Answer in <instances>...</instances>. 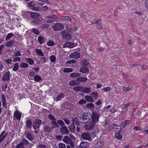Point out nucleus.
<instances>
[{
    "label": "nucleus",
    "instance_id": "obj_39",
    "mask_svg": "<svg viewBox=\"0 0 148 148\" xmlns=\"http://www.w3.org/2000/svg\"><path fill=\"white\" fill-rule=\"evenodd\" d=\"M81 62L84 67L87 66L89 64L88 61L86 60H82Z\"/></svg>",
    "mask_w": 148,
    "mask_h": 148
},
{
    "label": "nucleus",
    "instance_id": "obj_29",
    "mask_svg": "<svg viewBox=\"0 0 148 148\" xmlns=\"http://www.w3.org/2000/svg\"><path fill=\"white\" fill-rule=\"evenodd\" d=\"M14 41L13 40H11L9 42H7L5 44V45L7 47H11L14 44Z\"/></svg>",
    "mask_w": 148,
    "mask_h": 148
},
{
    "label": "nucleus",
    "instance_id": "obj_28",
    "mask_svg": "<svg viewBox=\"0 0 148 148\" xmlns=\"http://www.w3.org/2000/svg\"><path fill=\"white\" fill-rule=\"evenodd\" d=\"M69 129L71 132H74L75 129V126L73 124H72L70 126H68Z\"/></svg>",
    "mask_w": 148,
    "mask_h": 148
},
{
    "label": "nucleus",
    "instance_id": "obj_10",
    "mask_svg": "<svg viewBox=\"0 0 148 148\" xmlns=\"http://www.w3.org/2000/svg\"><path fill=\"white\" fill-rule=\"evenodd\" d=\"M81 137L82 138L85 140H89L91 139L90 136L88 133H84L82 134Z\"/></svg>",
    "mask_w": 148,
    "mask_h": 148
},
{
    "label": "nucleus",
    "instance_id": "obj_56",
    "mask_svg": "<svg viewBox=\"0 0 148 148\" xmlns=\"http://www.w3.org/2000/svg\"><path fill=\"white\" fill-rule=\"evenodd\" d=\"M50 60L51 62H54L56 60V58L54 55H52L50 57Z\"/></svg>",
    "mask_w": 148,
    "mask_h": 148
},
{
    "label": "nucleus",
    "instance_id": "obj_32",
    "mask_svg": "<svg viewBox=\"0 0 148 148\" xmlns=\"http://www.w3.org/2000/svg\"><path fill=\"white\" fill-rule=\"evenodd\" d=\"M40 22V20L39 19L34 20L32 21V24L33 25H37L39 24Z\"/></svg>",
    "mask_w": 148,
    "mask_h": 148
},
{
    "label": "nucleus",
    "instance_id": "obj_37",
    "mask_svg": "<svg viewBox=\"0 0 148 148\" xmlns=\"http://www.w3.org/2000/svg\"><path fill=\"white\" fill-rule=\"evenodd\" d=\"M19 65L20 67L23 68H27L29 66V65L28 64L24 62L21 63Z\"/></svg>",
    "mask_w": 148,
    "mask_h": 148
},
{
    "label": "nucleus",
    "instance_id": "obj_54",
    "mask_svg": "<svg viewBox=\"0 0 148 148\" xmlns=\"http://www.w3.org/2000/svg\"><path fill=\"white\" fill-rule=\"evenodd\" d=\"M76 62V61L75 60H68L66 62V64H74Z\"/></svg>",
    "mask_w": 148,
    "mask_h": 148
},
{
    "label": "nucleus",
    "instance_id": "obj_61",
    "mask_svg": "<svg viewBox=\"0 0 148 148\" xmlns=\"http://www.w3.org/2000/svg\"><path fill=\"white\" fill-rule=\"evenodd\" d=\"M47 45L50 46H52L54 45V42L51 40H49L48 41L47 43Z\"/></svg>",
    "mask_w": 148,
    "mask_h": 148
},
{
    "label": "nucleus",
    "instance_id": "obj_46",
    "mask_svg": "<svg viewBox=\"0 0 148 148\" xmlns=\"http://www.w3.org/2000/svg\"><path fill=\"white\" fill-rule=\"evenodd\" d=\"M67 29L70 32L72 31H74L77 29V28L75 27H71L70 26L68 25V26H67Z\"/></svg>",
    "mask_w": 148,
    "mask_h": 148
},
{
    "label": "nucleus",
    "instance_id": "obj_62",
    "mask_svg": "<svg viewBox=\"0 0 148 148\" xmlns=\"http://www.w3.org/2000/svg\"><path fill=\"white\" fill-rule=\"evenodd\" d=\"M86 103V101L84 99H81L78 102V103L81 105L84 104Z\"/></svg>",
    "mask_w": 148,
    "mask_h": 148
},
{
    "label": "nucleus",
    "instance_id": "obj_19",
    "mask_svg": "<svg viewBox=\"0 0 148 148\" xmlns=\"http://www.w3.org/2000/svg\"><path fill=\"white\" fill-rule=\"evenodd\" d=\"M21 142L23 143V145L24 146L26 147V148L29 146V143L26 139L25 138L22 139Z\"/></svg>",
    "mask_w": 148,
    "mask_h": 148
},
{
    "label": "nucleus",
    "instance_id": "obj_11",
    "mask_svg": "<svg viewBox=\"0 0 148 148\" xmlns=\"http://www.w3.org/2000/svg\"><path fill=\"white\" fill-rule=\"evenodd\" d=\"M2 98V106L4 108H7V102L6 99V98L4 94H2L1 95Z\"/></svg>",
    "mask_w": 148,
    "mask_h": 148
},
{
    "label": "nucleus",
    "instance_id": "obj_30",
    "mask_svg": "<svg viewBox=\"0 0 148 148\" xmlns=\"http://www.w3.org/2000/svg\"><path fill=\"white\" fill-rule=\"evenodd\" d=\"M38 41L40 44H43L45 42V40L43 37L40 36L38 37Z\"/></svg>",
    "mask_w": 148,
    "mask_h": 148
},
{
    "label": "nucleus",
    "instance_id": "obj_23",
    "mask_svg": "<svg viewBox=\"0 0 148 148\" xmlns=\"http://www.w3.org/2000/svg\"><path fill=\"white\" fill-rule=\"evenodd\" d=\"M72 121L73 124H75L76 125H78L79 124V122L77 117H75L72 119Z\"/></svg>",
    "mask_w": 148,
    "mask_h": 148
},
{
    "label": "nucleus",
    "instance_id": "obj_59",
    "mask_svg": "<svg viewBox=\"0 0 148 148\" xmlns=\"http://www.w3.org/2000/svg\"><path fill=\"white\" fill-rule=\"evenodd\" d=\"M62 19L63 20H67L70 21H71V17L68 16H65L63 17Z\"/></svg>",
    "mask_w": 148,
    "mask_h": 148
},
{
    "label": "nucleus",
    "instance_id": "obj_45",
    "mask_svg": "<svg viewBox=\"0 0 148 148\" xmlns=\"http://www.w3.org/2000/svg\"><path fill=\"white\" fill-rule=\"evenodd\" d=\"M32 31L33 33L37 35L40 33L39 31L36 29L33 28L32 29Z\"/></svg>",
    "mask_w": 148,
    "mask_h": 148
},
{
    "label": "nucleus",
    "instance_id": "obj_52",
    "mask_svg": "<svg viewBox=\"0 0 148 148\" xmlns=\"http://www.w3.org/2000/svg\"><path fill=\"white\" fill-rule=\"evenodd\" d=\"M103 145V142H101L98 143L95 145V147L96 148H102Z\"/></svg>",
    "mask_w": 148,
    "mask_h": 148
},
{
    "label": "nucleus",
    "instance_id": "obj_42",
    "mask_svg": "<svg viewBox=\"0 0 148 148\" xmlns=\"http://www.w3.org/2000/svg\"><path fill=\"white\" fill-rule=\"evenodd\" d=\"M87 79L86 78L81 77L77 79V80L81 82H85L87 80Z\"/></svg>",
    "mask_w": 148,
    "mask_h": 148
},
{
    "label": "nucleus",
    "instance_id": "obj_20",
    "mask_svg": "<svg viewBox=\"0 0 148 148\" xmlns=\"http://www.w3.org/2000/svg\"><path fill=\"white\" fill-rule=\"evenodd\" d=\"M25 60L26 62L28 63L30 65H32L34 63V60L30 58H25Z\"/></svg>",
    "mask_w": 148,
    "mask_h": 148
},
{
    "label": "nucleus",
    "instance_id": "obj_50",
    "mask_svg": "<svg viewBox=\"0 0 148 148\" xmlns=\"http://www.w3.org/2000/svg\"><path fill=\"white\" fill-rule=\"evenodd\" d=\"M91 95L94 98L96 99L98 96V93L97 92H93L91 94Z\"/></svg>",
    "mask_w": 148,
    "mask_h": 148
},
{
    "label": "nucleus",
    "instance_id": "obj_55",
    "mask_svg": "<svg viewBox=\"0 0 148 148\" xmlns=\"http://www.w3.org/2000/svg\"><path fill=\"white\" fill-rule=\"evenodd\" d=\"M86 107L90 109L94 108V105L93 103H90L87 104Z\"/></svg>",
    "mask_w": 148,
    "mask_h": 148
},
{
    "label": "nucleus",
    "instance_id": "obj_22",
    "mask_svg": "<svg viewBox=\"0 0 148 148\" xmlns=\"http://www.w3.org/2000/svg\"><path fill=\"white\" fill-rule=\"evenodd\" d=\"M83 87L82 86H76L73 88V89L76 91L82 92Z\"/></svg>",
    "mask_w": 148,
    "mask_h": 148
},
{
    "label": "nucleus",
    "instance_id": "obj_38",
    "mask_svg": "<svg viewBox=\"0 0 148 148\" xmlns=\"http://www.w3.org/2000/svg\"><path fill=\"white\" fill-rule=\"evenodd\" d=\"M132 87L128 86L127 87H123V91L125 92H126L127 91H129L131 89Z\"/></svg>",
    "mask_w": 148,
    "mask_h": 148
},
{
    "label": "nucleus",
    "instance_id": "obj_7",
    "mask_svg": "<svg viewBox=\"0 0 148 148\" xmlns=\"http://www.w3.org/2000/svg\"><path fill=\"white\" fill-rule=\"evenodd\" d=\"M60 131V133L62 135H67L69 133V131L66 125L61 127Z\"/></svg>",
    "mask_w": 148,
    "mask_h": 148
},
{
    "label": "nucleus",
    "instance_id": "obj_27",
    "mask_svg": "<svg viewBox=\"0 0 148 148\" xmlns=\"http://www.w3.org/2000/svg\"><path fill=\"white\" fill-rule=\"evenodd\" d=\"M45 18L46 19L51 18L53 20H56L58 18V17L57 16L54 14L49 15L45 17Z\"/></svg>",
    "mask_w": 148,
    "mask_h": 148
},
{
    "label": "nucleus",
    "instance_id": "obj_14",
    "mask_svg": "<svg viewBox=\"0 0 148 148\" xmlns=\"http://www.w3.org/2000/svg\"><path fill=\"white\" fill-rule=\"evenodd\" d=\"M121 130H119V131H115V137L119 140H121L123 136L121 134Z\"/></svg>",
    "mask_w": 148,
    "mask_h": 148
},
{
    "label": "nucleus",
    "instance_id": "obj_31",
    "mask_svg": "<svg viewBox=\"0 0 148 148\" xmlns=\"http://www.w3.org/2000/svg\"><path fill=\"white\" fill-rule=\"evenodd\" d=\"M80 71L83 73H87L89 71V69L88 68H85V67L81 68Z\"/></svg>",
    "mask_w": 148,
    "mask_h": 148
},
{
    "label": "nucleus",
    "instance_id": "obj_12",
    "mask_svg": "<svg viewBox=\"0 0 148 148\" xmlns=\"http://www.w3.org/2000/svg\"><path fill=\"white\" fill-rule=\"evenodd\" d=\"M32 122L31 121L28 119L26 122V126L28 130H31L32 126Z\"/></svg>",
    "mask_w": 148,
    "mask_h": 148
},
{
    "label": "nucleus",
    "instance_id": "obj_6",
    "mask_svg": "<svg viewBox=\"0 0 148 148\" xmlns=\"http://www.w3.org/2000/svg\"><path fill=\"white\" fill-rule=\"evenodd\" d=\"M61 34L62 37L66 40H69L71 38V35L67 31H63L62 32Z\"/></svg>",
    "mask_w": 148,
    "mask_h": 148
},
{
    "label": "nucleus",
    "instance_id": "obj_49",
    "mask_svg": "<svg viewBox=\"0 0 148 148\" xmlns=\"http://www.w3.org/2000/svg\"><path fill=\"white\" fill-rule=\"evenodd\" d=\"M58 145L59 148H66V145L64 143H60Z\"/></svg>",
    "mask_w": 148,
    "mask_h": 148
},
{
    "label": "nucleus",
    "instance_id": "obj_48",
    "mask_svg": "<svg viewBox=\"0 0 148 148\" xmlns=\"http://www.w3.org/2000/svg\"><path fill=\"white\" fill-rule=\"evenodd\" d=\"M49 25L48 24L45 23L43 24L41 26V29H47L49 27Z\"/></svg>",
    "mask_w": 148,
    "mask_h": 148
},
{
    "label": "nucleus",
    "instance_id": "obj_1",
    "mask_svg": "<svg viewBox=\"0 0 148 148\" xmlns=\"http://www.w3.org/2000/svg\"><path fill=\"white\" fill-rule=\"evenodd\" d=\"M100 116V113L98 111H92L90 115L91 119L93 122L97 123L99 121V118Z\"/></svg>",
    "mask_w": 148,
    "mask_h": 148
},
{
    "label": "nucleus",
    "instance_id": "obj_43",
    "mask_svg": "<svg viewBox=\"0 0 148 148\" xmlns=\"http://www.w3.org/2000/svg\"><path fill=\"white\" fill-rule=\"evenodd\" d=\"M58 123L62 127L63 126L65 125L64 122L61 120H59L57 121Z\"/></svg>",
    "mask_w": 148,
    "mask_h": 148
},
{
    "label": "nucleus",
    "instance_id": "obj_47",
    "mask_svg": "<svg viewBox=\"0 0 148 148\" xmlns=\"http://www.w3.org/2000/svg\"><path fill=\"white\" fill-rule=\"evenodd\" d=\"M14 36V35L12 33H9L8 34L6 38V40H8L10 39L12 37H13Z\"/></svg>",
    "mask_w": 148,
    "mask_h": 148
},
{
    "label": "nucleus",
    "instance_id": "obj_4",
    "mask_svg": "<svg viewBox=\"0 0 148 148\" xmlns=\"http://www.w3.org/2000/svg\"><path fill=\"white\" fill-rule=\"evenodd\" d=\"M97 123L91 120L88 125H85L86 129L88 131L91 130L95 127Z\"/></svg>",
    "mask_w": 148,
    "mask_h": 148
},
{
    "label": "nucleus",
    "instance_id": "obj_64",
    "mask_svg": "<svg viewBox=\"0 0 148 148\" xmlns=\"http://www.w3.org/2000/svg\"><path fill=\"white\" fill-rule=\"evenodd\" d=\"M131 103H128L126 104H124L123 106V109H125L127 107L131 105Z\"/></svg>",
    "mask_w": 148,
    "mask_h": 148
},
{
    "label": "nucleus",
    "instance_id": "obj_41",
    "mask_svg": "<svg viewBox=\"0 0 148 148\" xmlns=\"http://www.w3.org/2000/svg\"><path fill=\"white\" fill-rule=\"evenodd\" d=\"M5 131H3L0 134V142H1L5 139L2 137L4 134L5 133Z\"/></svg>",
    "mask_w": 148,
    "mask_h": 148
},
{
    "label": "nucleus",
    "instance_id": "obj_8",
    "mask_svg": "<svg viewBox=\"0 0 148 148\" xmlns=\"http://www.w3.org/2000/svg\"><path fill=\"white\" fill-rule=\"evenodd\" d=\"M21 113L18 110H16L14 112V119L15 120L19 121L21 118Z\"/></svg>",
    "mask_w": 148,
    "mask_h": 148
},
{
    "label": "nucleus",
    "instance_id": "obj_17",
    "mask_svg": "<svg viewBox=\"0 0 148 148\" xmlns=\"http://www.w3.org/2000/svg\"><path fill=\"white\" fill-rule=\"evenodd\" d=\"M65 95L62 93H60L57 95V97L56 98V101H60L62 98L64 97Z\"/></svg>",
    "mask_w": 148,
    "mask_h": 148
},
{
    "label": "nucleus",
    "instance_id": "obj_13",
    "mask_svg": "<svg viewBox=\"0 0 148 148\" xmlns=\"http://www.w3.org/2000/svg\"><path fill=\"white\" fill-rule=\"evenodd\" d=\"M74 45L73 43L66 42L64 44L63 47L64 48L69 47L70 48H72L74 47Z\"/></svg>",
    "mask_w": 148,
    "mask_h": 148
},
{
    "label": "nucleus",
    "instance_id": "obj_51",
    "mask_svg": "<svg viewBox=\"0 0 148 148\" xmlns=\"http://www.w3.org/2000/svg\"><path fill=\"white\" fill-rule=\"evenodd\" d=\"M69 138V137L67 136H64V137L63 139V141L65 143H66L67 144V143H68V140Z\"/></svg>",
    "mask_w": 148,
    "mask_h": 148
},
{
    "label": "nucleus",
    "instance_id": "obj_63",
    "mask_svg": "<svg viewBox=\"0 0 148 148\" xmlns=\"http://www.w3.org/2000/svg\"><path fill=\"white\" fill-rule=\"evenodd\" d=\"M38 147L40 148H47V146L45 144H40L38 146Z\"/></svg>",
    "mask_w": 148,
    "mask_h": 148
},
{
    "label": "nucleus",
    "instance_id": "obj_24",
    "mask_svg": "<svg viewBox=\"0 0 148 148\" xmlns=\"http://www.w3.org/2000/svg\"><path fill=\"white\" fill-rule=\"evenodd\" d=\"M85 98L87 101L92 102L94 101L92 97L91 96L87 95L85 97Z\"/></svg>",
    "mask_w": 148,
    "mask_h": 148
},
{
    "label": "nucleus",
    "instance_id": "obj_33",
    "mask_svg": "<svg viewBox=\"0 0 148 148\" xmlns=\"http://www.w3.org/2000/svg\"><path fill=\"white\" fill-rule=\"evenodd\" d=\"M79 82L76 80H71L70 82V85L72 86H75L78 84Z\"/></svg>",
    "mask_w": 148,
    "mask_h": 148
},
{
    "label": "nucleus",
    "instance_id": "obj_25",
    "mask_svg": "<svg viewBox=\"0 0 148 148\" xmlns=\"http://www.w3.org/2000/svg\"><path fill=\"white\" fill-rule=\"evenodd\" d=\"M43 130L46 133H50L51 131V129L49 127L47 126H44Z\"/></svg>",
    "mask_w": 148,
    "mask_h": 148
},
{
    "label": "nucleus",
    "instance_id": "obj_3",
    "mask_svg": "<svg viewBox=\"0 0 148 148\" xmlns=\"http://www.w3.org/2000/svg\"><path fill=\"white\" fill-rule=\"evenodd\" d=\"M41 121V120L39 119H36L32 125L33 128L35 130H36L39 129L42 123Z\"/></svg>",
    "mask_w": 148,
    "mask_h": 148
},
{
    "label": "nucleus",
    "instance_id": "obj_34",
    "mask_svg": "<svg viewBox=\"0 0 148 148\" xmlns=\"http://www.w3.org/2000/svg\"><path fill=\"white\" fill-rule=\"evenodd\" d=\"M42 80V78L38 75H36L34 76V80L38 82Z\"/></svg>",
    "mask_w": 148,
    "mask_h": 148
},
{
    "label": "nucleus",
    "instance_id": "obj_58",
    "mask_svg": "<svg viewBox=\"0 0 148 148\" xmlns=\"http://www.w3.org/2000/svg\"><path fill=\"white\" fill-rule=\"evenodd\" d=\"M63 120L65 122V123L67 125H68L70 124V121L66 117L63 118Z\"/></svg>",
    "mask_w": 148,
    "mask_h": 148
},
{
    "label": "nucleus",
    "instance_id": "obj_35",
    "mask_svg": "<svg viewBox=\"0 0 148 148\" xmlns=\"http://www.w3.org/2000/svg\"><path fill=\"white\" fill-rule=\"evenodd\" d=\"M91 91V89L90 88H84L83 87L82 92L84 93H88Z\"/></svg>",
    "mask_w": 148,
    "mask_h": 148
},
{
    "label": "nucleus",
    "instance_id": "obj_44",
    "mask_svg": "<svg viewBox=\"0 0 148 148\" xmlns=\"http://www.w3.org/2000/svg\"><path fill=\"white\" fill-rule=\"evenodd\" d=\"M16 148H26V147L24 146L23 145V143L20 142L16 146Z\"/></svg>",
    "mask_w": 148,
    "mask_h": 148
},
{
    "label": "nucleus",
    "instance_id": "obj_15",
    "mask_svg": "<svg viewBox=\"0 0 148 148\" xmlns=\"http://www.w3.org/2000/svg\"><path fill=\"white\" fill-rule=\"evenodd\" d=\"M89 143L85 141L81 142L80 144V146L82 148H87L89 146Z\"/></svg>",
    "mask_w": 148,
    "mask_h": 148
},
{
    "label": "nucleus",
    "instance_id": "obj_36",
    "mask_svg": "<svg viewBox=\"0 0 148 148\" xmlns=\"http://www.w3.org/2000/svg\"><path fill=\"white\" fill-rule=\"evenodd\" d=\"M73 70L70 68H66L64 69L63 72L64 73L72 72L73 71Z\"/></svg>",
    "mask_w": 148,
    "mask_h": 148
},
{
    "label": "nucleus",
    "instance_id": "obj_9",
    "mask_svg": "<svg viewBox=\"0 0 148 148\" xmlns=\"http://www.w3.org/2000/svg\"><path fill=\"white\" fill-rule=\"evenodd\" d=\"M80 53L77 52H74L69 56L71 58L75 59H78L80 57Z\"/></svg>",
    "mask_w": 148,
    "mask_h": 148
},
{
    "label": "nucleus",
    "instance_id": "obj_2",
    "mask_svg": "<svg viewBox=\"0 0 148 148\" xmlns=\"http://www.w3.org/2000/svg\"><path fill=\"white\" fill-rule=\"evenodd\" d=\"M79 119L80 120V122L84 123H87L91 120L90 117L88 114H81L79 116Z\"/></svg>",
    "mask_w": 148,
    "mask_h": 148
},
{
    "label": "nucleus",
    "instance_id": "obj_26",
    "mask_svg": "<svg viewBox=\"0 0 148 148\" xmlns=\"http://www.w3.org/2000/svg\"><path fill=\"white\" fill-rule=\"evenodd\" d=\"M35 51L36 53L38 55L41 56H44V54L40 49H35Z\"/></svg>",
    "mask_w": 148,
    "mask_h": 148
},
{
    "label": "nucleus",
    "instance_id": "obj_18",
    "mask_svg": "<svg viewBox=\"0 0 148 148\" xmlns=\"http://www.w3.org/2000/svg\"><path fill=\"white\" fill-rule=\"evenodd\" d=\"M30 16L32 18L36 19L39 17L40 14L37 13L31 12L30 13Z\"/></svg>",
    "mask_w": 148,
    "mask_h": 148
},
{
    "label": "nucleus",
    "instance_id": "obj_5",
    "mask_svg": "<svg viewBox=\"0 0 148 148\" xmlns=\"http://www.w3.org/2000/svg\"><path fill=\"white\" fill-rule=\"evenodd\" d=\"M64 26L61 23H57L53 26V28L54 31H57L63 29Z\"/></svg>",
    "mask_w": 148,
    "mask_h": 148
},
{
    "label": "nucleus",
    "instance_id": "obj_21",
    "mask_svg": "<svg viewBox=\"0 0 148 148\" xmlns=\"http://www.w3.org/2000/svg\"><path fill=\"white\" fill-rule=\"evenodd\" d=\"M2 79L3 81L8 82L10 80V75H3Z\"/></svg>",
    "mask_w": 148,
    "mask_h": 148
},
{
    "label": "nucleus",
    "instance_id": "obj_57",
    "mask_svg": "<svg viewBox=\"0 0 148 148\" xmlns=\"http://www.w3.org/2000/svg\"><path fill=\"white\" fill-rule=\"evenodd\" d=\"M52 124L53 125L54 127L55 128H59L60 127L57 122L55 121H53Z\"/></svg>",
    "mask_w": 148,
    "mask_h": 148
},
{
    "label": "nucleus",
    "instance_id": "obj_60",
    "mask_svg": "<svg viewBox=\"0 0 148 148\" xmlns=\"http://www.w3.org/2000/svg\"><path fill=\"white\" fill-rule=\"evenodd\" d=\"M18 63H16L14 65V67L13 70L14 71H16L18 69Z\"/></svg>",
    "mask_w": 148,
    "mask_h": 148
},
{
    "label": "nucleus",
    "instance_id": "obj_40",
    "mask_svg": "<svg viewBox=\"0 0 148 148\" xmlns=\"http://www.w3.org/2000/svg\"><path fill=\"white\" fill-rule=\"evenodd\" d=\"M73 140L72 139L69 137V139L68 140V143H67V144H69L72 147H74V145H73Z\"/></svg>",
    "mask_w": 148,
    "mask_h": 148
},
{
    "label": "nucleus",
    "instance_id": "obj_16",
    "mask_svg": "<svg viewBox=\"0 0 148 148\" xmlns=\"http://www.w3.org/2000/svg\"><path fill=\"white\" fill-rule=\"evenodd\" d=\"M26 138L29 140L32 141L34 140V136L29 132H28L26 134Z\"/></svg>",
    "mask_w": 148,
    "mask_h": 148
},
{
    "label": "nucleus",
    "instance_id": "obj_53",
    "mask_svg": "<svg viewBox=\"0 0 148 148\" xmlns=\"http://www.w3.org/2000/svg\"><path fill=\"white\" fill-rule=\"evenodd\" d=\"M48 118L51 121H55L56 120V119L53 116L52 114H49L48 115Z\"/></svg>",
    "mask_w": 148,
    "mask_h": 148
}]
</instances>
